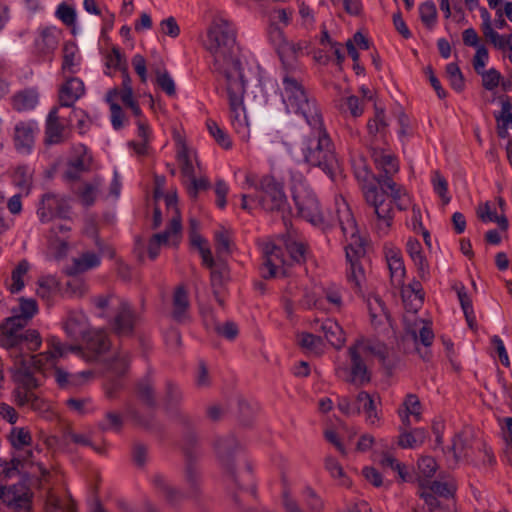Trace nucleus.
<instances>
[{
    "instance_id": "nucleus-1",
    "label": "nucleus",
    "mask_w": 512,
    "mask_h": 512,
    "mask_svg": "<svg viewBox=\"0 0 512 512\" xmlns=\"http://www.w3.org/2000/svg\"><path fill=\"white\" fill-rule=\"evenodd\" d=\"M205 49L213 57L212 71L225 78L230 121L235 132L247 137L248 121L243 103L246 79L236 44V30L226 19H215L207 31Z\"/></svg>"
},
{
    "instance_id": "nucleus-2",
    "label": "nucleus",
    "mask_w": 512,
    "mask_h": 512,
    "mask_svg": "<svg viewBox=\"0 0 512 512\" xmlns=\"http://www.w3.org/2000/svg\"><path fill=\"white\" fill-rule=\"evenodd\" d=\"M285 83L284 104L288 112L302 116L311 132L301 142L303 161L321 169L333 179L339 168L334 144L324 126L323 116L315 98H306L296 83Z\"/></svg>"
},
{
    "instance_id": "nucleus-3",
    "label": "nucleus",
    "mask_w": 512,
    "mask_h": 512,
    "mask_svg": "<svg viewBox=\"0 0 512 512\" xmlns=\"http://www.w3.org/2000/svg\"><path fill=\"white\" fill-rule=\"evenodd\" d=\"M370 155L376 168L382 173L372 174L371 179H365L361 191L366 204L373 209L376 216L377 229L386 233L394 219V205L399 210L407 208V201L404 199L406 190L392 178L399 171V162L394 154L372 147Z\"/></svg>"
},
{
    "instance_id": "nucleus-4",
    "label": "nucleus",
    "mask_w": 512,
    "mask_h": 512,
    "mask_svg": "<svg viewBox=\"0 0 512 512\" xmlns=\"http://www.w3.org/2000/svg\"><path fill=\"white\" fill-rule=\"evenodd\" d=\"M50 349L45 353L30 355L18 353L13 356L17 373L21 376V387L28 391L38 388L40 383L34 377V372H44L46 366L54 367L53 375L60 388H74L82 386L95 376L93 370H85L78 373H68L64 369L55 367L56 360L63 357L67 351L83 353L80 346H64L56 337L48 340Z\"/></svg>"
},
{
    "instance_id": "nucleus-5",
    "label": "nucleus",
    "mask_w": 512,
    "mask_h": 512,
    "mask_svg": "<svg viewBox=\"0 0 512 512\" xmlns=\"http://www.w3.org/2000/svg\"><path fill=\"white\" fill-rule=\"evenodd\" d=\"M348 355L351 360L350 369L339 367L336 375L347 383L361 387L371 381L366 364L368 355L377 357L382 364H385L388 350L386 345L379 341L359 338L348 348Z\"/></svg>"
},
{
    "instance_id": "nucleus-6",
    "label": "nucleus",
    "mask_w": 512,
    "mask_h": 512,
    "mask_svg": "<svg viewBox=\"0 0 512 512\" xmlns=\"http://www.w3.org/2000/svg\"><path fill=\"white\" fill-rule=\"evenodd\" d=\"M27 326L11 316L0 323V346L10 352V357L23 353V347L28 351H36L41 346L39 332L36 329H27Z\"/></svg>"
},
{
    "instance_id": "nucleus-7",
    "label": "nucleus",
    "mask_w": 512,
    "mask_h": 512,
    "mask_svg": "<svg viewBox=\"0 0 512 512\" xmlns=\"http://www.w3.org/2000/svg\"><path fill=\"white\" fill-rule=\"evenodd\" d=\"M292 200L300 217L318 225L323 222L319 201L301 173H291Z\"/></svg>"
},
{
    "instance_id": "nucleus-8",
    "label": "nucleus",
    "mask_w": 512,
    "mask_h": 512,
    "mask_svg": "<svg viewBox=\"0 0 512 512\" xmlns=\"http://www.w3.org/2000/svg\"><path fill=\"white\" fill-rule=\"evenodd\" d=\"M16 474L18 473L12 469L9 462L0 458V475L8 479ZM33 495L31 489L23 482L9 486L0 485V500L13 512H31Z\"/></svg>"
},
{
    "instance_id": "nucleus-9",
    "label": "nucleus",
    "mask_w": 512,
    "mask_h": 512,
    "mask_svg": "<svg viewBox=\"0 0 512 512\" xmlns=\"http://www.w3.org/2000/svg\"><path fill=\"white\" fill-rule=\"evenodd\" d=\"M277 36L279 37L280 41L277 45L276 51L277 54L282 62L284 74L282 78V100L284 101V94H285V83L288 80V82L296 83L298 86H300L301 90L303 91L306 98H313L308 94L302 83L296 78L297 72L300 71L299 63H298V55L302 50V46L300 43H293L283 38L282 32L277 31Z\"/></svg>"
},
{
    "instance_id": "nucleus-10",
    "label": "nucleus",
    "mask_w": 512,
    "mask_h": 512,
    "mask_svg": "<svg viewBox=\"0 0 512 512\" xmlns=\"http://www.w3.org/2000/svg\"><path fill=\"white\" fill-rule=\"evenodd\" d=\"M259 204L269 212H289L287 197L283 183L272 175H264L259 181Z\"/></svg>"
},
{
    "instance_id": "nucleus-11",
    "label": "nucleus",
    "mask_w": 512,
    "mask_h": 512,
    "mask_svg": "<svg viewBox=\"0 0 512 512\" xmlns=\"http://www.w3.org/2000/svg\"><path fill=\"white\" fill-rule=\"evenodd\" d=\"M365 252V248L359 238H356L353 243L345 247V256L348 264L346 277L356 293H362V283L365 280L364 269L360 262Z\"/></svg>"
},
{
    "instance_id": "nucleus-12",
    "label": "nucleus",
    "mask_w": 512,
    "mask_h": 512,
    "mask_svg": "<svg viewBox=\"0 0 512 512\" xmlns=\"http://www.w3.org/2000/svg\"><path fill=\"white\" fill-rule=\"evenodd\" d=\"M197 444V436L193 432H188L184 436L183 450L185 454V480L189 486L188 496L196 497L199 494V472L196 467L195 461L198 457V453L194 448Z\"/></svg>"
},
{
    "instance_id": "nucleus-13",
    "label": "nucleus",
    "mask_w": 512,
    "mask_h": 512,
    "mask_svg": "<svg viewBox=\"0 0 512 512\" xmlns=\"http://www.w3.org/2000/svg\"><path fill=\"white\" fill-rule=\"evenodd\" d=\"M69 214L70 206L64 197L51 192L42 195L37 209L42 223L50 222L54 218L67 219Z\"/></svg>"
},
{
    "instance_id": "nucleus-14",
    "label": "nucleus",
    "mask_w": 512,
    "mask_h": 512,
    "mask_svg": "<svg viewBox=\"0 0 512 512\" xmlns=\"http://www.w3.org/2000/svg\"><path fill=\"white\" fill-rule=\"evenodd\" d=\"M183 400L184 395L181 387L173 380L167 379L162 394L164 407L168 412L177 416L181 423L190 426L192 423L190 417L180 410Z\"/></svg>"
},
{
    "instance_id": "nucleus-15",
    "label": "nucleus",
    "mask_w": 512,
    "mask_h": 512,
    "mask_svg": "<svg viewBox=\"0 0 512 512\" xmlns=\"http://www.w3.org/2000/svg\"><path fill=\"white\" fill-rule=\"evenodd\" d=\"M136 321L137 316L131 305L127 301L117 300L115 315L110 321L112 330L118 336H131L134 332Z\"/></svg>"
},
{
    "instance_id": "nucleus-16",
    "label": "nucleus",
    "mask_w": 512,
    "mask_h": 512,
    "mask_svg": "<svg viewBox=\"0 0 512 512\" xmlns=\"http://www.w3.org/2000/svg\"><path fill=\"white\" fill-rule=\"evenodd\" d=\"M85 349L88 354L85 355L87 361H94L100 355L110 349V341L105 331L100 329H92L83 339Z\"/></svg>"
},
{
    "instance_id": "nucleus-17",
    "label": "nucleus",
    "mask_w": 512,
    "mask_h": 512,
    "mask_svg": "<svg viewBox=\"0 0 512 512\" xmlns=\"http://www.w3.org/2000/svg\"><path fill=\"white\" fill-rule=\"evenodd\" d=\"M284 263L282 249L273 243H267L263 247V262L260 266V274L263 279L276 276L277 269Z\"/></svg>"
},
{
    "instance_id": "nucleus-18",
    "label": "nucleus",
    "mask_w": 512,
    "mask_h": 512,
    "mask_svg": "<svg viewBox=\"0 0 512 512\" xmlns=\"http://www.w3.org/2000/svg\"><path fill=\"white\" fill-rule=\"evenodd\" d=\"M214 446L221 463L226 470L231 473L233 480L236 481L234 476L233 455L239 448L237 439L233 435H227L226 437L218 438Z\"/></svg>"
},
{
    "instance_id": "nucleus-19",
    "label": "nucleus",
    "mask_w": 512,
    "mask_h": 512,
    "mask_svg": "<svg viewBox=\"0 0 512 512\" xmlns=\"http://www.w3.org/2000/svg\"><path fill=\"white\" fill-rule=\"evenodd\" d=\"M78 155L67 163V169L64 172V178L68 181H77L82 174L90 171L92 165V156L88 153L85 146L80 147Z\"/></svg>"
},
{
    "instance_id": "nucleus-20",
    "label": "nucleus",
    "mask_w": 512,
    "mask_h": 512,
    "mask_svg": "<svg viewBox=\"0 0 512 512\" xmlns=\"http://www.w3.org/2000/svg\"><path fill=\"white\" fill-rule=\"evenodd\" d=\"M66 127L65 123L60 121L58 108L53 107L46 118L45 143L49 145L62 143L64 141V132Z\"/></svg>"
},
{
    "instance_id": "nucleus-21",
    "label": "nucleus",
    "mask_w": 512,
    "mask_h": 512,
    "mask_svg": "<svg viewBox=\"0 0 512 512\" xmlns=\"http://www.w3.org/2000/svg\"><path fill=\"white\" fill-rule=\"evenodd\" d=\"M85 87L81 79L70 77L59 90V103L61 107H73L74 103L84 95Z\"/></svg>"
},
{
    "instance_id": "nucleus-22",
    "label": "nucleus",
    "mask_w": 512,
    "mask_h": 512,
    "mask_svg": "<svg viewBox=\"0 0 512 512\" xmlns=\"http://www.w3.org/2000/svg\"><path fill=\"white\" fill-rule=\"evenodd\" d=\"M100 256L94 252H84L78 258H73L72 263L67 265L64 272L68 276H76L100 265Z\"/></svg>"
},
{
    "instance_id": "nucleus-23",
    "label": "nucleus",
    "mask_w": 512,
    "mask_h": 512,
    "mask_svg": "<svg viewBox=\"0 0 512 512\" xmlns=\"http://www.w3.org/2000/svg\"><path fill=\"white\" fill-rule=\"evenodd\" d=\"M64 329L73 340L83 339L92 330L89 327L86 315L83 313L71 314L65 322Z\"/></svg>"
},
{
    "instance_id": "nucleus-24",
    "label": "nucleus",
    "mask_w": 512,
    "mask_h": 512,
    "mask_svg": "<svg viewBox=\"0 0 512 512\" xmlns=\"http://www.w3.org/2000/svg\"><path fill=\"white\" fill-rule=\"evenodd\" d=\"M14 141L16 149L29 153L34 144V124L20 122L15 126Z\"/></svg>"
},
{
    "instance_id": "nucleus-25",
    "label": "nucleus",
    "mask_w": 512,
    "mask_h": 512,
    "mask_svg": "<svg viewBox=\"0 0 512 512\" xmlns=\"http://www.w3.org/2000/svg\"><path fill=\"white\" fill-rule=\"evenodd\" d=\"M152 482L157 491L163 495L169 504L177 505L184 500L185 494L173 487L163 475H155Z\"/></svg>"
},
{
    "instance_id": "nucleus-26",
    "label": "nucleus",
    "mask_w": 512,
    "mask_h": 512,
    "mask_svg": "<svg viewBox=\"0 0 512 512\" xmlns=\"http://www.w3.org/2000/svg\"><path fill=\"white\" fill-rule=\"evenodd\" d=\"M38 100V91L35 88H26L13 95L12 107L18 112L29 111L36 107Z\"/></svg>"
},
{
    "instance_id": "nucleus-27",
    "label": "nucleus",
    "mask_w": 512,
    "mask_h": 512,
    "mask_svg": "<svg viewBox=\"0 0 512 512\" xmlns=\"http://www.w3.org/2000/svg\"><path fill=\"white\" fill-rule=\"evenodd\" d=\"M454 289L457 293L458 300L460 302L468 327L472 330H476L477 322L472 305V300L468 295L465 286L462 283L456 284L454 286Z\"/></svg>"
},
{
    "instance_id": "nucleus-28",
    "label": "nucleus",
    "mask_w": 512,
    "mask_h": 512,
    "mask_svg": "<svg viewBox=\"0 0 512 512\" xmlns=\"http://www.w3.org/2000/svg\"><path fill=\"white\" fill-rule=\"evenodd\" d=\"M19 307L13 308L11 317L18 318L20 322L28 325L32 318L38 313V303L34 298L20 297Z\"/></svg>"
},
{
    "instance_id": "nucleus-29",
    "label": "nucleus",
    "mask_w": 512,
    "mask_h": 512,
    "mask_svg": "<svg viewBox=\"0 0 512 512\" xmlns=\"http://www.w3.org/2000/svg\"><path fill=\"white\" fill-rule=\"evenodd\" d=\"M320 330L334 348L341 349L343 347L345 343L344 331L336 321L326 319L322 322Z\"/></svg>"
},
{
    "instance_id": "nucleus-30",
    "label": "nucleus",
    "mask_w": 512,
    "mask_h": 512,
    "mask_svg": "<svg viewBox=\"0 0 512 512\" xmlns=\"http://www.w3.org/2000/svg\"><path fill=\"white\" fill-rule=\"evenodd\" d=\"M391 280L396 285L402 284L405 277V266L399 251L391 250L386 255Z\"/></svg>"
},
{
    "instance_id": "nucleus-31",
    "label": "nucleus",
    "mask_w": 512,
    "mask_h": 512,
    "mask_svg": "<svg viewBox=\"0 0 512 512\" xmlns=\"http://www.w3.org/2000/svg\"><path fill=\"white\" fill-rule=\"evenodd\" d=\"M57 47V39L54 33L46 28L35 39V49L42 57L50 56Z\"/></svg>"
},
{
    "instance_id": "nucleus-32",
    "label": "nucleus",
    "mask_w": 512,
    "mask_h": 512,
    "mask_svg": "<svg viewBox=\"0 0 512 512\" xmlns=\"http://www.w3.org/2000/svg\"><path fill=\"white\" fill-rule=\"evenodd\" d=\"M190 306L188 293L183 286L176 288L173 295V318L182 322L186 318V312Z\"/></svg>"
},
{
    "instance_id": "nucleus-33",
    "label": "nucleus",
    "mask_w": 512,
    "mask_h": 512,
    "mask_svg": "<svg viewBox=\"0 0 512 512\" xmlns=\"http://www.w3.org/2000/svg\"><path fill=\"white\" fill-rule=\"evenodd\" d=\"M428 437V432L424 428H415L411 431H404L400 433L398 445L401 448H416L424 443Z\"/></svg>"
},
{
    "instance_id": "nucleus-34",
    "label": "nucleus",
    "mask_w": 512,
    "mask_h": 512,
    "mask_svg": "<svg viewBox=\"0 0 512 512\" xmlns=\"http://www.w3.org/2000/svg\"><path fill=\"white\" fill-rule=\"evenodd\" d=\"M357 402L362 404L361 411L366 413V419L370 425H374L380 420L375 399L368 392H359L357 395Z\"/></svg>"
},
{
    "instance_id": "nucleus-35",
    "label": "nucleus",
    "mask_w": 512,
    "mask_h": 512,
    "mask_svg": "<svg viewBox=\"0 0 512 512\" xmlns=\"http://www.w3.org/2000/svg\"><path fill=\"white\" fill-rule=\"evenodd\" d=\"M130 361V354L120 351L108 362L107 369L117 377L124 376L129 370Z\"/></svg>"
},
{
    "instance_id": "nucleus-36",
    "label": "nucleus",
    "mask_w": 512,
    "mask_h": 512,
    "mask_svg": "<svg viewBox=\"0 0 512 512\" xmlns=\"http://www.w3.org/2000/svg\"><path fill=\"white\" fill-rule=\"evenodd\" d=\"M117 300L119 299L113 294L97 295L90 298V302L96 310L95 314L102 318L108 315L107 312L110 308L115 310Z\"/></svg>"
},
{
    "instance_id": "nucleus-37",
    "label": "nucleus",
    "mask_w": 512,
    "mask_h": 512,
    "mask_svg": "<svg viewBox=\"0 0 512 512\" xmlns=\"http://www.w3.org/2000/svg\"><path fill=\"white\" fill-rule=\"evenodd\" d=\"M102 184L100 177H95L91 183H85L78 191V195L84 206L89 207L95 203L98 190Z\"/></svg>"
},
{
    "instance_id": "nucleus-38",
    "label": "nucleus",
    "mask_w": 512,
    "mask_h": 512,
    "mask_svg": "<svg viewBox=\"0 0 512 512\" xmlns=\"http://www.w3.org/2000/svg\"><path fill=\"white\" fill-rule=\"evenodd\" d=\"M425 488L433 493L435 496L444 498V499H454L456 486L452 483L440 482V481H425Z\"/></svg>"
},
{
    "instance_id": "nucleus-39",
    "label": "nucleus",
    "mask_w": 512,
    "mask_h": 512,
    "mask_svg": "<svg viewBox=\"0 0 512 512\" xmlns=\"http://www.w3.org/2000/svg\"><path fill=\"white\" fill-rule=\"evenodd\" d=\"M137 397L148 407H155L156 396L152 381L146 377L139 381L136 388Z\"/></svg>"
},
{
    "instance_id": "nucleus-40",
    "label": "nucleus",
    "mask_w": 512,
    "mask_h": 512,
    "mask_svg": "<svg viewBox=\"0 0 512 512\" xmlns=\"http://www.w3.org/2000/svg\"><path fill=\"white\" fill-rule=\"evenodd\" d=\"M30 264L26 259L21 260L11 274L12 284L9 287L11 293H19L24 288L23 276L27 274Z\"/></svg>"
},
{
    "instance_id": "nucleus-41",
    "label": "nucleus",
    "mask_w": 512,
    "mask_h": 512,
    "mask_svg": "<svg viewBox=\"0 0 512 512\" xmlns=\"http://www.w3.org/2000/svg\"><path fill=\"white\" fill-rule=\"evenodd\" d=\"M13 182L17 187L28 194L32 186V172L29 167H17L13 175Z\"/></svg>"
},
{
    "instance_id": "nucleus-42",
    "label": "nucleus",
    "mask_w": 512,
    "mask_h": 512,
    "mask_svg": "<svg viewBox=\"0 0 512 512\" xmlns=\"http://www.w3.org/2000/svg\"><path fill=\"white\" fill-rule=\"evenodd\" d=\"M419 14L421 21L428 29H432L435 26L437 9L433 1L429 0L422 3L419 7Z\"/></svg>"
},
{
    "instance_id": "nucleus-43",
    "label": "nucleus",
    "mask_w": 512,
    "mask_h": 512,
    "mask_svg": "<svg viewBox=\"0 0 512 512\" xmlns=\"http://www.w3.org/2000/svg\"><path fill=\"white\" fill-rule=\"evenodd\" d=\"M211 269V285L213 289H219L223 286V284L226 282V280L229 277V270L223 261L220 259L218 260L217 264L213 266Z\"/></svg>"
},
{
    "instance_id": "nucleus-44",
    "label": "nucleus",
    "mask_w": 512,
    "mask_h": 512,
    "mask_svg": "<svg viewBox=\"0 0 512 512\" xmlns=\"http://www.w3.org/2000/svg\"><path fill=\"white\" fill-rule=\"evenodd\" d=\"M431 182L434 192L442 199L443 204H448L451 197L448 195V183L445 177L436 170L433 172Z\"/></svg>"
},
{
    "instance_id": "nucleus-45",
    "label": "nucleus",
    "mask_w": 512,
    "mask_h": 512,
    "mask_svg": "<svg viewBox=\"0 0 512 512\" xmlns=\"http://www.w3.org/2000/svg\"><path fill=\"white\" fill-rule=\"evenodd\" d=\"M128 414L135 424L154 432H159L162 430V426L155 420L153 415L148 417L142 416L138 411L129 409Z\"/></svg>"
},
{
    "instance_id": "nucleus-46",
    "label": "nucleus",
    "mask_w": 512,
    "mask_h": 512,
    "mask_svg": "<svg viewBox=\"0 0 512 512\" xmlns=\"http://www.w3.org/2000/svg\"><path fill=\"white\" fill-rule=\"evenodd\" d=\"M123 426V418L119 413L109 411L105 414L104 419L98 423V427L102 431L120 432Z\"/></svg>"
},
{
    "instance_id": "nucleus-47",
    "label": "nucleus",
    "mask_w": 512,
    "mask_h": 512,
    "mask_svg": "<svg viewBox=\"0 0 512 512\" xmlns=\"http://www.w3.org/2000/svg\"><path fill=\"white\" fill-rule=\"evenodd\" d=\"M207 129L210 135L221 147H223L224 149H230L232 147V142L228 134L224 130H222L215 121L208 120Z\"/></svg>"
},
{
    "instance_id": "nucleus-48",
    "label": "nucleus",
    "mask_w": 512,
    "mask_h": 512,
    "mask_svg": "<svg viewBox=\"0 0 512 512\" xmlns=\"http://www.w3.org/2000/svg\"><path fill=\"white\" fill-rule=\"evenodd\" d=\"M467 448V441L464 438L463 433L459 432L452 438V444L448 449L453 453V458L457 463L461 458H466L468 456Z\"/></svg>"
},
{
    "instance_id": "nucleus-49",
    "label": "nucleus",
    "mask_w": 512,
    "mask_h": 512,
    "mask_svg": "<svg viewBox=\"0 0 512 512\" xmlns=\"http://www.w3.org/2000/svg\"><path fill=\"white\" fill-rule=\"evenodd\" d=\"M181 228V218L178 214L170 220L169 227L165 231L154 234L151 239H153L155 242H158L160 245L165 244L167 243L169 237L173 234L179 233Z\"/></svg>"
},
{
    "instance_id": "nucleus-50",
    "label": "nucleus",
    "mask_w": 512,
    "mask_h": 512,
    "mask_svg": "<svg viewBox=\"0 0 512 512\" xmlns=\"http://www.w3.org/2000/svg\"><path fill=\"white\" fill-rule=\"evenodd\" d=\"M10 442L15 449L20 450L24 446L31 445L32 436L25 428L15 427L11 431Z\"/></svg>"
},
{
    "instance_id": "nucleus-51",
    "label": "nucleus",
    "mask_w": 512,
    "mask_h": 512,
    "mask_svg": "<svg viewBox=\"0 0 512 512\" xmlns=\"http://www.w3.org/2000/svg\"><path fill=\"white\" fill-rule=\"evenodd\" d=\"M446 73L452 88L457 92L462 91L465 87V83L459 66L456 63L447 64Z\"/></svg>"
},
{
    "instance_id": "nucleus-52",
    "label": "nucleus",
    "mask_w": 512,
    "mask_h": 512,
    "mask_svg": "<svg viewBox=\"0 0 512 512\" xmlns=\"http://www.w3.org/2000/svg\"><path fill=\"white\" fill-rule=\"evenodd\" d=\"M286 249L291 259L298 263H304L306 261L307 245L303 242L287 241Z\"/></svg>"
},
{
    "instance_id": "nucleus-53",
    "label": "nucleus",
    "mask_w": 512,
    "mask_h": 512,
    "mask_svg": "<svg viewBox=\"0 0 512 512\" xmlns=\"http://www.w3.org/2000/svg\"><path fill=\"white\" fill-rule=\"evenodd\" d=\"M58 288L57 280L52 276L42 277L38 281L37 295L43 299H50Z\"/></svg>"
},
{
    "instance_id": "nucleus-54",
    "label": "nucleus",
    "mask_w": 512,
    "mask_h": 512,
    "mask_svg": "<svg viewBox=\"0 0 512 512\" xmlns=\"http://www.w3.org/2000/svg\"><path fill=\"white\" fill-rule=\"evenodd\" d=\"M156 74V83L158 86L168 95L174 96L176 94L175 82L168 73L167 70L161 71L157 69L155 71Z\"/></svg>"
},
{
    "instance_id": "nucleus-55",
    "label": "nucleus",
    "mask_w": 512,
    "mask_h": 512,
    "mask_svg": "<svg viewBox=\"0 0 512 512\" xmlns=\"http://www.w3.org/2000/svg\"><path fill=\"white\" fill-rule=\"evenodd\" d=\"M478 75L482 77V86L489 91L498 87L502 79L501 73L495 68L483 70L481 73H478Z\"/></svg>"
},
{
    "instance_id": "nucleus-56",
    "label": "nucleus",
    "mask_w": 512,
    "mask_h": 512,
    "mask_svg": "<svg viewBox=\"0 0 512 512\" xmlns=\"http://www.w3.org/2000/svg\"><path fill=\"white\" fill-rule=\"evenodd\" d=\"M325 468L333 478L341 480L342 485H349V481L345 476L343 467L341 464L332 456H328L325 459Z\"/></svg>"
},
{
    "instance_id": "nucleus-57",
    "label": "nucleus",
    "mask_w": 512,
    "mask_h": 512,
    "mask_svg": "<svg viewBox=\"0 0 512 512\" xmlns=\"http://www.w3.org/2000/svg\"><path fill=\"white\" fill-rule=\"evenodd\" d=\"M106 66L108 68H114L122 72H126L127 63L124 55L121 53L118 47H113L111 52L107 55Z\"/></svg>"
},
{
    "instance_id": "nucleus-58",
    "label": "nucleus",
    "mask_w": 512,
    "mask_h": 512,
    "mask_svg": "<svg viewBox=\"0 0 512 512\" xmlns=\"http://www.w3.org/2000/svg\"><path fill=\"white\" fill-rule=\"evenodd\" d=\"M230 245L231 240L227 231L220 230L215 232V247L219 259L224 255L230 254Z\"/></svg>"
},
{
    "instance_id": "nucleus-59",
    "label": "nucleus",
    "mask_w": 512,
    "mask_h": 512,
    "mask_svg": "<svg viewBox=\"0 0 512 512\" xmlns=\"http://www.w3.org/2000/svg\"><path fill=\"white\" fill-rule=\"evenodd\" d=\"M385 120V112L383 109L375 108V115L373 119H370L367 124L368 131L371 135L382 133L387 127Z\"/></svg>"
},
{
    "instance_id": "nucleus-60",
    "label": "nucleus",
    "mask_w": 512,
    "mask_h": 512,
    "mask_svg": "<svg viewBox=\"0 0 512 512\" xmlns=\"http://www.w3.org/2000/svg\"><path fill=\"white\" fill-rule=\"evenodd\" d=\"M63 63H62V70L64 73L69 72L71 74L76 73L75 67L76 63L74 61L75 59V52H76V46L74 44H65L63 48Z\"/></svg>"
},
{
    "instance_id": "nucleus-61",
    "label": "nucleus",
    "mask_w": 512,
    "mask_h": 512,
    "mask_svg": "<svg viewBox=\"0 0 512 512\" xmlns=\"http://www.w3.org/2000/svg\"><path fill=\"white\" fill-rule=\"evenodd\" d=\"M299 344L304 349L318 352L323 346V340L320 336L311 333H302L300 335Z\"/></svg>"
},
{
    "instance_id": "nucleus-62",
    "label": "nucleus",
    "mask_w": 512,
    "mask_h": 512,
    "mask_svg": "<svg viewBox=\"0 0 512 512\" xmlns=\"http://www.w3.org/2000/svg\"><path fill=\"white\" fill-rule=\"evenodd\" d=\"M178 159L181 162V174L183 177L187 178L189 181L195 178L194 167L192 161L189 158L186 147H183L178 152Z\"/></svg>"
},
{
    "instance_id": "nucleus-63",
    "label": "nucleus",
    "mask_w": 512,
    "mask_h": 512,
    "mask_svg": "<svg viewBox=\"0 0 512 512\" xmlns=\"http://www.w3.org/2000/svg\"><path fill=\"white\" fill-rule=\"evenodd\" d=\"M405 412L410 413L417 421L421 418V403L417 395L408 394L403 402Z\"/></svg>"
},
{
    "instance_id": "nucleus-64",
    "label": "nucleus",
    "mask_w": 512,
    "mask_h": 512,
    "mask_svg": "<svg viewBox=\"0 0 512 512\" xmlns=\"http://www.w3.org/2000/svg\"><path fill=\"white\" fill-rule=\"evenodd\" d=\"M56 16L67 26H71L76 21V11L66 3H61L57 10Z\"/></svg>"
}]
</instances>
